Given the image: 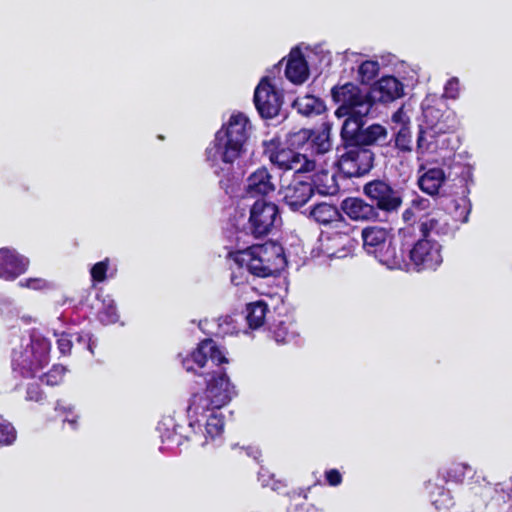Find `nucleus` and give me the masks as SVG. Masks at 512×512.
I'll use <instances>...</instances> for the list:
<instances>
[{
	"label": "nucleus",
	"mask_w": 512,
	"mask_h": 512,
	"mask_svg": "<svg viewBox=\"0 0 512 512\" xmlns=\"http://www.w3.org/2000/svg\"><path fill=\"white\" fill-rule=\"evenodd\" d=\"M251 131L249 118L242 112L233 113L205 149L204 160L219 177V186L227 195L236 192L238 177L234 164L245 155Z\"/></svg>",
	"instance_id": "f257e3e1"
},
{
	"label": "nucleus",
	"mask_w": 512,
	"mask_h": 512,
	"mask_svg": "<svg viewBox=\"0 0 512 512\" xmlns=\"http://www.w3.org/2000/svg\"><path fill=\"white\" fill-rule=\"evenodd\" d=\"M229 257L237 266L231 274V282L238 286L244 282L242 270L257 277L277 276L287 266L284 248L276 242L252 244L241 247L237 243V250L229 253Z\"/></svg>",
	"instance_id": "f03ea898"
},
{
	"label": "nucleus",
	"mask_w": 512,
	"mask_h": 512,
	"mask_svg": "<svg viewBox=\"0 0 512 512\" xmlns=\"http://www.w3.org/2000/svg\"><path fill=\"white\" fill-rule=\"evenodd\" d=\"M399 253L405 262L403 270L416 272L435 271L443 262L442 246L432 237L419 233L416 226H407L398 231Z\"/></svg>",
	"instance_id": "7ed1b4c3"
},
{
	"label": "nucleus",
	"mask_w": 512,
	"mask_h": 512,
	"mask_svg": "<svg viewBox=\"0 0 512 512\" xmlns=\"http://www.w3.org/2000/svg\"><path fill=\"white\" fill-rule=\"evenodd\" d=\"M201 397H191L186 409L187 432L185 441H192L201 447L212 444L214 447L223 442L224 415L221 410L206 405Z\"/></svg>",
	"instance_id": "20e7f679"
},
{
	"label": "nucleus",
	"mask_w": 512,
	"mask_h": 512,
	"mask_svg": "<svg viewBox=\"0 0 512 512\" xmlns=\"http://www.w3.org/2000/svg\"><path fill=\"white\" fill-rule=\"evenodd\" d=\"M51 342L37 329H31L29 339H22L11 352V368L15 377L33 378L50 361Z\"/></svg>",
	"instance_id": "39448f33"
},
{
	"label": "nucleus",
	"mask_w": 512,
	"mask_h": 512,
	"mask_svg": "<svg viewBox=\"0 0 512 512\" xmlns=\"http://www.w3.org/2000/svg\"><path fill=\"white\" fill-rule=\"evenodd\" d=\"M281 223L278 206L262 199L256 200L250 207L249 216L240 215L235 218L232 226L235 229V239L239 244L248 243L246 238L259 239L267 236Z\"/></svg>",
	"instance_id": "423d86ee"
},
{
	"label": "nucleus",
	"mask_w": 512,
	"mask_h": 512,
	"mask_svg": "<svg viewBox=\"0 0 512 512\" xmlns=\"http://www.w3.org/2000/svg\"><path fill=\"white\" fill-rule=\"evenodd\" d=\"M341 143L336 147L334 165L348 178L360 177L374 166L375 154L371 148H364L355 142L354 133L345 129L340 132Z\"/></svg>",
	"instance_id": "0eeeda50"
},
{
	"label": "nucleus",
	"mask_w": 512,
	"mask_h": 512,
	"mask_svg": "<svg viewBox=\"0 0 512 512\" xmlns=\"http://www.w3.org/2000/svg\"><path fill=\"white\" fill-rule=\"evenodd\" d=\"M363 249L390 270L404 269L402 254L396 248L391 231L380 226H368L361 231Z\"/></svg>",
	"instance_id": "6e6552de"
},
{
	"label": "nucleus",
	"mask_w": 512,
	"mask_h": 512,
	"mask_svg": "<svg viewBox=\"0 0 512 512\" xmlns=\"http://www.w3.org/2000/svg\"><path fill=\"white\" fill-rule=\"evenodd\" d=\"M180 363L187 372L201 377L210 374V369L227 363L228 359L212 339L201 341L198 346L186 353L177 355Z\"/></svg>",
	"instance_id": "1a4fd4ad"
},
{
	"label": "nucleus",
	"mask_w": 512,
	"mask_h": 512,
	"mask_svg": "<svg viewBox=\"0 0 512 512\" xmlns=\"http://www.w3.org/2000/svg\"><path fill=\"white\" fill-rule=\"evenodd\" d=\"M332 99L339 107L336 113L340 116L356 119L366 117L372 108L369 93L363 92L352 82L334 86L331 89Z\"/></svg>",
	"instance_id": "9d476101"
},
{
	"label": "nucleus",
	"mask_w": 512,
	"mask_h": 512,
	"mask_svg": "<svg viewBox=\"0 0 512 512\" xmlns=\"http://www.w3.org/2000/svg\"><path fill=\"white\" fill-rule=\"evenodd\" d=\"M203 378L206 389L203 392L194 393L192 397L204 398L207 406L221 410L236 396L235 387L231 384L225 369L221 365L216 366V369L211 370L210 374Z\"/></svg>",
	"instance_id": "9b49d317"
},
{
	"label": "nucleus",
	"mask_w": 512,
	"mask_h": 512,
	"mask_svg": "<svg viewBox=\"0 0 512 512\" xmlns=\"http://www.w3.org/2000/svg\"><path fill=\"white\" fill-rule=\"evenodd\" d=\"M264 154L282 170H294L297 175L314 169L315 162L307 159L300 151H295L288 145H282L277 139L263 142Z\"/></svg>",
	"instance_id": "f8f14e48"
},
{
	"label": "nucleus",
	"mask_w": 512,
	"mask_h": 512,
	"mask_svg": "<svg viewBox=\"0 0 512 512\" xmlns=\"http://www.w3.org/2000/svg\"><path fill=\"white\" fill-rule=\"evenodd\" d=\"M423 120L418 130L457 129L458 120L454 111L448 109L442 97L427 95L421 103Z\"/></svg>",
	"instance_id": "ddd939ff"
},
{
	"label": "nucleus",
	"mask_w": 512,
	"mask_h": 512,
	"mask_svg": "<svg viewBox=\"0 0 512 512\" xmlns=\"http://www.w3.org/2000/svg\"><path fill=\"white\" fill-rule=\"evenodd\" d=\"M78 309L84 317L95 315L103 325L114 324L119 320L116 302L109 294L87 292L79 300Z\"/></svg>",
	"instance_id": "4468645a"
},
{
	"label": "nucleus",
	"mask_w": 512,
	"mask_h": 512,
	"mask_svg": "<svg viewBox=\"0 0 512 512\" xmlns=\"http://www.w3.org/2000/svg\"><path fill=\"white\" fill-rule=\"evenodd\" d=\"M253 101L259 115L264 119H273L280 115L283 95L269 76L261 78L254 91Z\"/></svg>",
	"instance_id": "2eb2a0df"
},
{
	"label": "nucleus",
	"mask_w": 512,
	"mask_h": 512,
	"mask_svg": "<svg viewBox=\"0 0 512 512\" xmlns=\"http://www.w3.org/2000/svg\"><path fill=\"white\" fill-rule=\"evenodd\" d=\"M365 123V117L346 118L341 129L347 128L349 132L354 133L355 142L364 148H370L372 145L384 146L391 142L384 126L371 124L365 127Z\"/></svg>",
	"instance_id": "dca6fc26"
},
{
	"label": "nucleus",
	"mask_w": 512,
	"mask_h": 512,
	"mask_svg": "<svg viewBox=\"0 0 512 512\" xmlns=\"http://www.w3.org/2000/svg\"><path fill=\"white\" fill-rule=\"evenodd\" d=\"M365 195L376 204L377 209L395 211L402 203L401 190L385 180H373L364 185Z\"/></svg>",
	"instance_id": "f3484780"
},
{
	"label": "nucleus",
	"mask_w": 512,
	"mask_h": 512,
	"mask_svg": "<svg viewBox=\"0 0 512 512\" xmlns=\"http://www.w3.org/2000/svg\"><path fill=\"white\" fill-rule=\"evenodd\" d=\"M456 129H431L418 130L416 140V152L418 155L425 153H439L452 151V134Z\"/></svg>",
	"instance_id": "a211bd4d"
},
{
	"label": "nucleus",
	"mask_w": 512,
	"mask_h": 512,
	"mask_svg": "<svg viewBox=\"0 0 512 512\" xmlns=\"http://www.w3.org/2000/svg\"><path fill=\"white\" fill-rule=\"evenodd\" d=\"M319 250L329 259H342L354 250L357 242L345 232L322 234L319 239Z\"/></svg>",
	"instance_id": "6ab92c4d"
},
{
	"label": "nucleus",
	"mask_w": 512,
	"mask_h": 512,
	"mask_svg": "<svg viewBox=\"0 0 512 512\" xmlns=\"http://www.w3.org/2000/svg\"><path fill=\"white\" fill-rule=\"evenodd\" d=\"M182 427L176 422L174 416H163L158 422L157 431L161 440L159 450L162 453L177 454L179 446L185 440V433Z\"/></svg>",
	"instance_id": "aec40b11"
},
{
	"label": "nucleus",
	"mask_w": 512,
	"mask_h": 512,
	"mask_svg": "<svg viewBox=\"0 0 512 512\" xmlns=\"http://www.w3.org/2000/svg\"><path fill=\"white\" fill-rule=\"evenodd\" d=\"M282 193L285 204L292 211H298L314 194V181L310 177L302 179L300 175H296Z\"/></svg>",
	"instance_id": "412c9836"
},
{
	"label": "nucleus",
	"mask_w": 512,
	"mask_h": 512,
	"mask_svg": "<svg viewBox=\"0 0 512 512\" xmlns=\"http://www.w3.org/2000/svg\"><path fill=\"white\" fill-rule=\"evenodd\" d=\"M29 259L12 248H0V279L13 281L24 274L29 267Z\"/></svg>",
	"instance_id": "4be33fe9"
},
{
	"label": "nucleus",
	"mask_w": 512,
	"mask_h": 512,
	"mask_svg": "<svg viewBox=\"0 0 512 512\" xmlns=\"http://www.w3.org/2000/svg\"><path fill=\"white\" fill-rule=\"evenodd\" d=\"M368 93L371 105L373 102L386 104L405 95L404 84L394 76H384L371 86Z\"/></svg>",
	"instance_id": "5701e85b"
},
{
	"label": "nucleus",
	"mask_w": 512,
	"mask_h": 512,
	"mask_svg": "<svg viewBox=\"0 0 512 512\" xmlns=\"http://www.w3.org/2000/svg\"><path fill=\"white\" fill-rule=\"evenodd\" d=\"M275 189L273 176L265 167L257 168L244 183V190L249 197H264L273 193Z\"/></svg>",
	"instance_id": "b1692460"
},
{
	"label": "nucleus",
	"mask_w": 512,
	"mask_h": 512,
	"mask_svg": "<svg viewBox=\"0 0 512 512\" xmlns=\"http://www.w3.org/2000/svg\"><path fill=\"white\" fill-rule=\"evenodd\" d=\"M416 229L427 237H432V234L454 237L459 230V224L450 223L447 215L430 214L419 221Z\"/></svg>",
	"instance_id": "393cba45"
},
{
	"label": "nucleus",
	"mask_w": 512,
	"mask_h": 512,
	"mask_svg": "<svg viewBox=\"0 0 512 512\" xmlns=\"http://www.w3.org/2000/svg\"><path fill=\"white\" fill-rule=\"evenodd\" d=\"M435 205L441 206L453 219L452 224L467 223L471 212V202L466 196L452 198L444 195L440 197Z\"/></svg>",
	"instance_id": "a878e982"
},
{
	"label": "nucleus",
	"mask_w": 512,
	"mask_h": 512,
	"mask_svg": "<svg viewBox=\"0 0 512 512\" xmlns=\"http://www.w3.org/2000/svg\"><path fill=\"white\" fill-rule=\"evenodd\" d=\"M332 124L323 122L319 127L311 129V137L308 141L307 159L314 156H321L332 149L331 140Z\"/></svg>",
	"instance_id": "bb28decb"
},
{
	"label": "nucleus",
	"mask_w": 512,
	"mask_h": 512,
	"mask_svg": "<svg viewBox=\"0 0 512 512\" xmlns=\"http://www.w3.org/2000/svg\"><path fill=\"white\" fill-rule=\"evenodd\" d=\"M446 181V174L442 168L432 167L425 170L418 178L419 188L426 194L433 197L437 202L444 194L441 188Z\"/></svg>",
	"instance_id": "cd10ccee"
},
{
	"label": "nucleus",
	"mask_w": 512,
	"mask_h": 512,
	"mask_svg": "<svg viewBox=\"0 0 512 512\" xmlns=\"http://www.w3.org/2000/svg\"><path fill=\"white\" fill-rule=\"evenodd\" d=\"M285 75L289 81L294 84H302L309 75L307 61L298 48L291 50L289 59L285 68Z\"/></svg>",
	"instance_id": "c85d7f7f"
},
{
	"label": "nucleus",
	"mask_w": 512,
	"mask_h": 512,
	"mask_svg": "<svg viewBox=\"0 0 512 512\" xmlns=\"http://www.w3.org/2000/svg\"><path fill=\"white\" fill-rule=\"evenodd\" d=\"M342 209L353 220H371L378 217L377 208L361 198H347L342 202Z\"/></svg>",
	"instance_id": "c756f323"
},
{
	"label": "nucleus",
	"mask_w": 512,
	"mask_h": 512,
	"mask_svg": "<svg viewBox=\"0 0 512 512\" xmlns=\"http://www.w3.org/2000/svg\"><path fill=\"white\" fill-rule=\"evenodd\" d=\"M269 333L278 344H300L299 333L292 321L278 320L269 325Z\"/></svg>",
	"instance_id": "7c9ffc66"
},
{
	"label": "nucleus",
	"mask_w": 512,
	"mask_h": 512,
	"mask_svg": "<svg viewBox=\"0 0 512 512\" xmlns=\"http://www.w3.org/2000/svg\"><path fill=\"white\" fill-rule=\"evenodd\" d=\"M443 484L437 478L426 483L429 499L438 510L449 508L453 504L450 492L444 488Z\"/></svg>",
	"instance_id": "2f4dec72"
},
{
	"label": "nucleus",
	"mask_w": 512,
	"mask_h": 512,
	"mask_svg": "<svg viewBox=\"0 0 512 512\" xmlns=\"http://www.w3.org/2000/svg\"><path fill=\"white\" fill-rule=\"evenodd\" d=\"M293 107L297 112L306 117H313L325 112L326 105L324 101L313 95L298 97L293 102Z\"/></svg>",
	"instance_id": "473e14b6"
},
{
	"label": "nucleus",
	"mask_w": 512,
	"mask_h": 512,
	"mask_svg": "<svg viewBox=\"0 0 512 512\" xmlns=\"http://www.w3.org/2000/svg\"><path fill=\"white\" fill-rule=\"evenodd\" d=\"M309 217L319 224L327 225L339 221L342 216L338 208L330 203L321 202L309 209Z\"/></svg>",
	"instance_id": "72a5a7b5"
},
{
	"label": "nucleus",
	"mask_w": 512,
	"mask_h": 512,
	"mask_svg": "<svg viewBox=\"0 0 512 512\" xmlns=\"http://www.w3.org/2000/svg\"><path fill=\"white\" fill-rule=\"evenodd\" d=\"M90 277L93 285L103 283L117 275L118 267L116 261L106 257L90 267Z\"/></svg>",
	"instance_id": "f704fd0d"
},
{
	"label": "nucleus",
	"mask_w": 512,
	"mask_h": 512,
	"mask_svg": "<svg viewBox=\"0 0 512 512\" xmlns=\"http://www.w3.org/2000/svg\"><path fill=\"white\" fill-rule=\"evenodd\" d=\"M470 471L471 467L465 463H452L439 469L436 478L441 483L460 484L464 481L467 472Z\"/></svg>",
	"instance_id": "c9c22d12"
},
{
	"label": "nucleus",
	"mask_w": 512,
	"mask_h": 512,
	"mask_svg": "<svg viewBox=\"0 0 512 512\" xmlns=\"http://www.w3.org/2000/svg\"><path fill=\"white\" fill-rule=\"evenodd\" d=\"M268 311L267 304L260 300L246 305L245 320L251 329H257L264 323L266 312Z\"/></svg>",
	"instance_id": "e433bc0d"
},
{
	"label": "nucleus",
	"mask_w": 512,
	"mask_h": 512,
	"mask_svg": "<svg viewBox=\"0 0 512 512\" xmlns=\"http://www.w3.org/2000/svg\"><path fill=\"white\" fill-rule=\"evenodd\" d=\"M54 410L56 412V417L59 418L63 424H67L73 431L78 429L79 415L73 404L64 400H57Z\"/></svg>",
	"instance_id": "4c0bfd02"
},
{
	"label": "nucleus",
	"mask_w": 512,
	"mask_h": 512,
	"mask_svg": "<svg viewBox=\"0 0 512 512\" xmlns=\"http://www.w3.org/2000/svg\"><path fill=\"white\" fill-rule=\"evenodd\" d=\"M311 137V129H300L296 132L288 134L285 145L293 148L295 151H300L307 156L308 141Z\"/></svg>",
	"instance_id": "58836bf2"
},
{
	"label": "nucleus",
	"mask_w": 512,
	"mask_h": 512,
	"mask_svg": "<svg viewBox=\"0 0 512 512\" xmlns=\"http://www.w3.org/2000/svg\"><path fill=\"white\" fill-rule=\"evenodd\" d=\"M395 148L401 152L412 151V134L410 126H401L398 129H394L393 137Z\"/></svg>",
	"instance_id": "ea45409f"
},
{
	"label": "nucleus",
	"mask_w": 512,
	"mask_h": 512,
	"mask_svg": "<svg viewBox=\"0 0 512 512\" xmlns=\"http://www.w3.org/2000/svg\"><path fill=\"white\" fill-rule=\"evenodd\" d=\"M380 65L377 61H363L358 66V77L363 84H369L378 75Z\"/></svg>",
	"instance_id": "a19ab883"
},
{
	"label": "nucleus",
	"mask_w": 512,
	"mask_h": 512,
	"mask_svg": "<svg viewBox=\"0 0 512 512\" xmlns=\"http://www.w3.org/2000/svg\"><path fill=\"white\" fill-rule=\"evenodd\" d=\"M320 183H322V187L318 185V190L322 194H328V195H334L336 194L340 187L336 180L335 173H322V175L318 176V180Z\"/></svg>",
	"instance_id": "79ce46f5"
},
{
	"label": "nucleus",
	"mask_w": 512,
	"mask_h": 512,
	"mask_svg": "<svg viewBox=\"0 0 512 512\" xmlns=\"http://www.w3.org/2000/svg\"><path fill=\"white\" fill-rule=\"evenodd\" d=\"M0 315L7 319L20 316V308L16 305L14 299L4 294H0Z\"/></svg>",
	"instance_id": "37998d69"
},
{
	"label": "nucleus",
	"mask_w": 512,
	"mask_h": 512,
	"mask_svg": "<svg viewBox=\"0 0 512 512\" xmlns=\"http://www.w3.org/2000/svg\"><path fill=\"white\" fill-rule=\"evenodd\" d=\"M16 430L14 426L0 416V446L12 445L16 440Z\"/></svg>",
	"instance_id": "c03bdc74"
},
{
	"label": "nucleus",
	"mask_w": 512,
	"mask_h": 512,
	"mask_svg": "<svg viewBox=\"0 0 512 512\" xmlns=\"http://www.w3.org/2000/svg\"><path fill=\"white\" fill-rule=\"evenodd\" d=\"M461 93V83L458 77L449 78L443 88L442 100H457Z\"/></svg>",
	"instance_id": "a18cd8bd"
},
{
	"label": "nucleus",
	"mask_w": 512,
	"mask_h": 512,
	"mask_svg": "<svg viewBox=\"0 0 512 512\" xmlns=\"http://www.w3.org/2000/svg\"><path fill=\"white\" fill-rule=\"evenodd\" d=\"M236 322L237 320L230 315L220 317L218 319V331L216 332V334L224 336L238 333L239 330L237 329Z\"/></svg>",
	"instance_id": "49530a36"
},
{
	"label": "nucleus",
	"mask_w": 512,
	"mask_h": 512,
	"mask_svg": "<svg viewBox=\"0 0 512 512\" xmlns=\"http://www.w3.org/2000/svg\"><path fill=\"white\" fill-rule=\"evenodd\" d=\"M66 369L61 365H54L46 374L41 378L42 382H45L49 386L58 385L64 374Z\"/></svg>",
	"instance_id": "de8ad7c7"
},
{
	"label": "nucleus",
	"mask_w": 512,
	"mask_h": 512,
	"mask_svg": "<svg viewBox=\"0 0 512 512\" xmlns=\"http://www.w3.org/2000/svg\"><path fill=\"white\" fill-rule=\"evenodd\" d=\"M431 206H432V202L429 199L421 197V196H416L411 202V208L407 209L404 212L403 217L405 219H408V215L412 214L413 211H418V212L426 211L429 208H431Z\"/></svg>",
	"instance_id": "09e8293b"
},
{
	"label": "nucleus",
	"mask_w": 512,
	"mask_h": 512,
	"mask_svg": "<svg viewBox=\"0 0 512 512\" xmlns=\"http://www.w3.org/2000/svg\"><path fill=\"white\" fill-rule=\"evenodd\" d=\"M18 285L32 290H44L51 287L50 283L43 278H27L19 281Z\"/></svg>",
	"instance_id": "8fccbe9b"
},
{
	"label": "nucleus",
	"mask_w": 512,
	"mask_h": 512,
	"mask_svg": "<svg viewBox=\"0 0 512 512\" xmlns=\"http://www.w3.org/2000/svg\"><path fill=\"white\" fill-rule=\"evenodd\" d=\"M45 398H46V396L39 384H37V383L28 384L27 389H26V397H25V399L27 401H34V402L41 404V403H43Z\"/></svg>",
	"instance_id": "3c124183"
},
{
	"label": "nucleus",
	"mask_w": 512,
	"mask_h": 512,
	"mask_svg": "<svg viewBox=\"0 0 512 512\" xmlns=\"http://www.w3.org/2000/svg\"><path fill=\"white\" fill-rule=\"evenodd\" d=\"M337 57L340 58L344 65H347L348 62H351L352 65L349 67H345L344 70L350 69L351 71H353L354 64H358L360 62L361 54L357 52H352L350 50H346L343 53H337Z\"/></svg>",
	"instance_id": "603ef678"
},
{
	"label": "nucleus",
	"mask_w": 512,
	"mask_h": 512,
	"mask_svg": "<svg viewBox=\"0 0 512 512\" xmlns=\"http://www.w3.org/2000/svg\"><path fill=\"white\" fill-rule=\"evenodd\" d=\"M391 121L395 126L394 129H398L401 126H410V118L404 111L403 107H400L396 112H394L391 116Z\"/></svg>",
	"instance_id": "864d4df0"
},
{
	"label": "nucleus",
	"mask_w": 512,
	"mask_h": 512,
	"mask_svg": "<svg viewBox=\"0 0 512 512\" xmlns=\"http://www.w3.org/2000/svg\"><path fill=\"white\" fill-rule=\"evenodd\" d=\"M313 57L318 59L321 69L330 67L332 63V55L330 51H325L323 49L316 50L313 53Z\"/></svg>",
	"instance_id": "5fc2aeb1"
},
{
	"label": "nucleus",
	"mask_w": 512,
	"mask_h": 512,
	"mask_svg": "<svg viewBox=\"0 0 512 512\" xmlns=\"http://www.w3.org/2000/svg\"><path fill=\"white\" fill-rule=\"evenodd\" d=\"M324 476L330 486L337 487L342 483V474L337 469L326 470Z\"/></svg>",
	"instance_id": "6e6d98bb"
},
{
	"label": "nucleus",
	"mask_w": 512,
	"mask_h": 512,
	"mask_svg": "<svg viewBox=\"0 0 512 512\" xmlns=\"http://www.w3.org/2000/svg\"><path fill=\"white\" fill-rule=\"evenodd\" d=\"M57 346L61 354L67 355L70 353L72 348V341L69 338L68 334L62 332L60 334V338L57 340Z\"/></svg>",
	"instance_id": "4d7b16f0"
},
{
	"label": "nucleus",
	"mask_w": 512,
	"mask_h": 512,
	"mask_svg": "<svg viewBox=\"0 0 512 512\" xmlns=\"http://www.w3.org/2000/svg\"><path fill=\"white\" fill-rule=\"evenodd\" d=\"M273 478V475H270L267 470L263 468L258 472V480L261 482L263 487L270 485V480Z\"/></svg>",
	"instance_id": "13d9d810"
},
{
	"label": "nucleus",
	"mask_w": 512,
	"mask_h": 512,
	"mask_svg": "<svg viewBox=\"0 0 512 512\" xmlns=\"http://www.w3.org/2000/svg\"><path fill=\"white\" fill-rule=\"evenodd\" d=\"M456 167L460 170V176L462 177L463 181L467 182L468 179H471L472 171L469 166L457 165Z\"/></svg>",
	"instance_id": "bf43d9fd"
},
{
	"label": "nucleus",
	"mask_w": 512,
	"mask_h": 512,
	"mask_svg": "<svg viewBox=\"0 0 512 512\" xmlns=\"http://www.w3.org/2000/svg\"><path fill=\"white\" fill-rule=\"evenodd\" d=\"M242 449L245 451L247 456L252 457L256 461H258L259 457L261 456L260 450L256 447L248 446Z\"/></svg>",
	"instance_id": "052dcab7"
},
{
	"label": "nucleus",
	"mask_w": 512,
	"mask_h": 512,
	"mask_svg": "<svg viewBox=\"0 0 512 512\" xmlns=\"http://www.w3.org/2000/svg\"><path fill=\"white\" fill-rule=\"evenodd\" d=\"M86 336L88 338V350L91 353H94V348L96 347V342L94 340H92L90 335H86Z\"/></svg>",
	"instance_id": "680f3d73"
},
{
	"label": "nucleus",
	"mask_w": 512,
	"mask_h": 512,
	"mask_svg": "<svg viewBox=\"0 0 512 512\" xmlns=\"http://www.w3.org/2000/svg\"><path fill=\"white\" fill-rule=\"evenodd\" d=\"M281 63L282 61H280L278 64L274 65L272 67V69L270 70V72L275 76L276 74H279L280 73V70H281Z\"/></svg>",
	"instance_id": "e2e57ef3"
},
{
	"label": "nucleus",
	"mask_w": 512,
	"mask_h": 512,
	"mask_svg": "<svg viewBox=\"0 0 512 512\" xmlns=\"http://www.w3.org/2000/svg\"><path fill=\"white\" fill-rule=\"evenodd\" d=\"M21 319L26 324H29V323H31L33 321L31 316H26V315L21 316Z\"/></svg>",
	"instance_id": "0e129e2a"
},
{
	"label": "nucleus",
	"mask_w": 512,
	"mask_h": 512,
	"mask_svg": "<svg viewBox=\"0 0 512 512\" xmlns=\"http://www.w3.org/2000/svg\"><path fill=\"white\" fill-rule=\"evenodd\" d=\"M279 485H280V482H274L271 487L273 490H278L279 489Z\"/></svg>",
	"instance_id": "69168bd1"
},
{
	"label": "nucleus",
	"mask_w": 512,
	"mask_h": 512,
	"mask_svg": "<svg viewBox=\"0 0 512 512\" xmlns=\"http://www.w3.org/2000/svg\"><path fill=\"white\" fill-rule=\"evenodd\" d=\"M424 170H425V165L424 164H420L418 173H421Z\"/></svg>",
	"instance_id": "338daca9"
},
{
	"label": "nucleus",
	"mask_w": 512,
	"mask_h": 512,
	"mask_svg": "<svg viewBox=\"0 0 512 512\" xmlns=\"http://www.w3.org/2000/svg\"><path fill=\"white\" fill-rule=\"evenodd\" d=\"M199 328L204 331V328L202 326V322H199Z\"/></svg>",
	"instance_id": "774afa93"
}]
</instances>
